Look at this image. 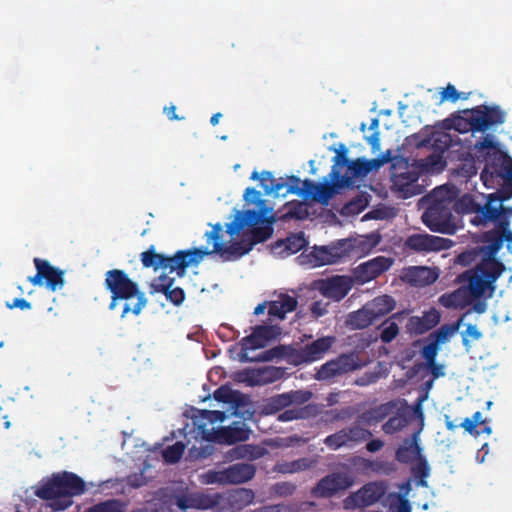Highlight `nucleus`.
I'll use <instances>...</instances> for the list:
<instances>
[{"mask_svg":"<svg viewBox=\"0 0 512 512\" xmlns=\"http://www.w3.org/2000/svg\"><path fill=\"white\" fill-rule=\"evenodd\" d=\"M500 250V240L493 244L485 243L466 249L456 257V263L462 266L475 267L457 276L458 283H467L466 287H460L451 294L441 297V303L445 307H464L472 300L481 298L487 290L489 296L495 290V282L506 270L503 262L497 259Z\"/></svg>","mask_w":512,"mask_h":512,"instance_id":"nucleus-1","label":"nucleus"},{"mask_svg":"<svg viewBox=\"0 0 512 512\" xmlns=\"http://www.w3.org/2000/svg\"><path fill=\"white\" fill-rule=\"evenodd\" d=\"M222 225L216 223L212 230L205 233L208 245L205 247L179 250L172 256L157 253L155 246L151 245L146 251L140 254V260L144 267L154 270H168L175 272L178 277H183L189 266H197L205 256L218 254L223 261H232L248 254L253 248L247 238L225 245L221 241Z\"/></svg>","mask_w":512,"mask_h":512,"instance_id":"nucleus-2","label":"nucleus"},{"mask_svg":"<svg viewBox=\"0 0 512 512\" xmlns=\"http://www.w3.org/2000/svg\"><path fill=\"white\" fill-rule=\"evenodd\" d=\"M474 164H483L480 178L487 188H494L499 179L503 180L507 187H511L512 195V158L502 151L495 137L486 134L482 140L477 141L472 148ZM477 167L472 165L468 176L475 175Z\"/></svg>","mask_w":512,"mask_h":512,"instance_id":"nucleus-3","label":"nucleus"},{"mask_svg":"<svg viewBox=\"0 0 512 512\" xmlns=\"http://www.w3.org/2000/svg\"><path fill=\"white\" fill-rule=\"evenodd\" d=\"M104 286L111 293L109 310H115L119 303L123 302L121 318L130 313L138 316L148 303L145 293L139 290L138 284L124 270L107 271Z\"/></svg>","mask_w":512,"mask_h":512,"instance_id":"nucleus-4","label":"nucleus"},{"mask_svg":"<svg viewBox=\"0 0 512 512\" xmlns=\"http://www.w3.org/2000/svg\"><path fill=\"white\" fill-rule=\"evenodd\" d=\"M86 490V483L80 476L62 471L42 482L35 490V495L50 501L49 507L53 511H63L73 504L72 497L83 495Z\"/></svg>","mask_w":512,"mask_h":512,"instance_id":"nucleus-5","label":"nucleus"},{"mask_svg":"<svg viewBox=\"0 0 512 512\" xmlns=\"http://www.w3.org/2000/svg\"><path fill=\"white\" fill-rule=\"evenodd\" d=\"M456 189L440 186L431 194L432 202L422 215L423 223L432 231L447 235H454L458 230L452 211Z\"/></svg>","mask_w":512,"mask_h":512,"instance_id":"nucleus-6","label":"nucleus"},{"mask_svg":"<svg viewBox=\"0 0 512 512\" xmlns=\"http://www.w3.org/2000/svg\"><path fill=\"white\" fill-rule=\"evenodd\" d=\"M505 121L506 112L499 105L482 104L453 115L452 127L460 133H485Z\"/></svg>","mask_w":512,"mask_h":512,"instance_id":"nucleus-7","label":"nucleus"},{"mask_svg":"<svg viewBox=\"0 0 512 512\" xmlns=\"http://www.w3.org/2000/svg\"><path fill=\"white\" fill-rule=\"evenodd\" d=\"M502 199L496 193H492L487 197L484 205L478 203L473 195L464 194L453 200L452 207L457 213H472L471 223L476 226H486L499 217V210L502 207Z\"/></svg>","mask_w":512,"mask_h":512,"instance_id":"nucleus-8","label":"nucleus"},{"mask_svg":"<svg viewBox=\"0 0 512 512\" xmlns=\"http://www.w3.org/2000/svg\"><path fill=\"white\" fill-rule=\"evenodd\" d=\"M263 218L264 214L261 211L250 209L242 212L237 211L234 220L227 225L226 232L233 237L237 236L245 227H248L249 230L244 233V236L253 248L254 245L268 240L273 233V228L269 224L257 226L263 222Z\"/></svg>","mask_w":512,"mask_h":512,"instance_id":"nucleus-9","label":"nucleus"},{"mask_svg":"<svg viewBox=\"0 0 512 512\" xmlns=\"http://www.w3.org/2000/svg\"><path fill=\"white\" fill-rule=\"evenodd\" d=\"M256 467L254 464L239 462L221 470H208L201 475L203 484L238 485L254 478Z\"/></svg>","mask_w":512,"mask_h":512,"instance_id":"nucleus-10","label":"nucleus"},{"mask_svg":"<svg viewBox=\"0 0 512 512\" xmlns=\"http://www.w3.org/2000/svg\"><path fill=\"white\" fill-rule=\"evenodd\" d=\"M419 176L417 167L403 158L397 159L392 166V189L404 199L418 195L421 193V187L417 183Z\"/></svg>","mask_w":512,"mask_h":512,"instance_id":"nucleus-11","label":"nucleus"},{"mask_svg":"<svg viewBox=\"0 0 512 512\" xmlns=\"http://www.w3.org/2000/svg\"><path fill=\"white\" fill-rule=\"evenodd\" d=\"M355 479L344 472H333L321 478L312 488L311 494L315 498H331L352 487Z\"/></svg>","mask_w":512,"mask_h":512,"instance_id":"nucleus-12","label":"nucleus"},{"mask_svg":"<svg viewBox=\"0 0 512 512\" xmlns=\"http://www.w3.org/2000/svg\"><path fill=\"white\" fill-rule=\"evenodd\" d=\"M362 367L357 352L340 354L336 359L324 363L316 373V378L321 381L330 380Z\"/></svg>","mask_w":512,"mask_h":512,"instance_id":"nucleus-13","label":"nucleus"},{"mask_svg":"<svg viewBox=\"0 0 512 512\" xmlns=\"http://www.w3.org/2000/svg\"><path fill=\"white\" fill-rule=\"evenodd\" d=\"M378 160H368L365 158H357L350 161L347 165L346 174L342 175L338 169H332L331 177L335 180L338 188L350 187L353 185L354 178H362L367 176L370 172L379 169Z\"/></svg>","mask_w":512,"mask_h":512,"instance_id":"nucleus-14","label":"nucleus"},{"mask_svg":"<svg viewBox=\"0 0 512 512\" xmlns=\"http://www.w3.org/2000/svg\"><path fill=\"white\" fill-rule=\"evenodd\" d=\"M386 493V487L380 482H369L358 491L351 493L343 500L346 510L368 507L378 502Z\"/></svg>","mask_w":512,"mask_h":512,"instance_id":"nucleus-15","label":"nucleus"},{"mask_svg":"<svg viewBox=\"0 0 512 512\" xmlns=\"http://www.w3.org/2000/svg\"><path fill=\"white\" fill-rule=\"evenodd\" d=\"M254 500L251 489L238 488L226 493H213L214 512L240 511Z\"/></svg>","mask_w":512,"mask_h":512,"instance_id":"nucleus-16","label":"nucleus"},{"mask_svg":"<svg viewBox=\"0 0 512 512\" xmlns=\"http://www.w3.org/2000/svg\"><path fill=\"white\" fill-rule=\"evenodd\" d=\"M452 244L453 241L448 238L430 235L427 233L411 234L404 241L405 249L420 254L447 250L452 246Z\"/></svg>","mask_w":512,"mask_h":512,"instance_id":"nucleus-17","label":"nucleus"},{"mask_svg":"<svg viewBox=\"0 0 512 512\" xmlns=\"http://www.w3.org/2000/svg\"><path fill=\"white\" fill-rule=\"evenodd\" d=\"M36 274L29 277V282L35 286H42L45 280L46 286L51 291L61 289L64 284V271L52 266L47 260L34 258Z\"/></svg>","mask_w":512,"mask_h":512,"instance_id":"nucleus-18","label":"nucleus"},{"mask_svg":"<svg viewBox=\"0 0 512 512\" xmlns=\"http://www.w3.org/2000/svg\"><path fill=\"white\" fill-rule=\"evenodd\" d=\"M335 341V336H323L295 350L292 354L294 364H309L322 359Z\"/></svg>","mask_w":512,"mask_h":512,"instance_id":"nucleus-19","label":"nucleus"},{"mask_svg":"<svg viewBox=\"0 0 512 512\" xmlns=\"http://www.w3.org/2000/svg\"><path fill=\"white\" fill-rule=\"evenodd\" d=\"M353 287V280L349 276L335 275L319 281V292L333 301L344 299Z\"/></svg>","mask_w":512,"mask_h":512,"instance_id":"nucleus-20","label":"nucleus"},{"mask_svg":"<svg viewBox=\"0 0 512 512\" xmlns=\"http://www.w3.org/2000/svg\"><path fill=\"white\" fill-rule=\"evenodd\" d=\"M392 264L391 258L378 256L358 265L353 271V276L358 283L365 284L386 272Z\"/></svg>","mask_w":512,"mask_h":512,"instance_id":"nucleus-21","label":"nucleus"},{"mask_svg":"<svg viewBox=\"0 0 512 512\" xmlns=\"http://www.w3.org/2000/svg\"><path fill=\"white\" fill-rule=\"evenodd\" d=\"M509 214H512V209L506 210L503 206L499 210V217L493 220L490 224H494L495 228L483 233L482 238L484 243L493 244L497 240H500V249L503 246V242L507 241V248L510 250L512 243V231L509 230L510 221Z\"/></svg>","mask_w":512,"mask_h":512,"instance_id":"nucleus-22","label":"nucleus"},{"mask_svg":"<svg viewBox=\"0 0 512 512\" xmlns=\"http://www.w3.org/2000/svg\"><path fill=\"white\" fill-rule=\"evenodd\" d=\"M251 430L245 423H234L231 426L221 427L206 437L209 441L219 444L233 445L238 442L247 441Z\"/></svg>","mask_w":512,"mask_h":512,"instance_id":"nucleus-23","label":"nucleus"},{"mask_svg":"<svg viewBox=\"0 0 512 512\" xmlns=\"http://www.w3.org/2000/svg\"><path fill=\"white\" fill-rule=\"evenodd\" d=\"M440 319L441 315L435 308L423 312L422 316H411L405 325L406 333L411 336L422 335L436 327Z\"/></svg>","mask_w":512,"mask_h":512,"instance_id":"nucleus-24","label":"nucleus"},{"mask_svg":"<svg viewBox=\"0 0 512 512\" xmlns=\"http://www.w3.org/2000/svg\"><path fill=\"white\" fill-rule=\"evenodd\" d=\"M175 504L182 511L188 509L214 511L213 493L194 492L177 495Z\"/></svg>","mask_w":512,"mask_h":512,"instance_id":"nucleus-25","label":"nucleus"},{"mask_svg":"<svg viewBox=\"0 0 512 512\" xmlns=\"http://www.w3.org/2000/svg\"><path fill=\"white\" fill-rule=\"evenodd\" d=\"M311 397V392L303 391H290L287 393L277 394L268 399L265 410L268 414L279 412L293 403L302 404L308 401Z\"/></svg>","mask_w":512,"mask_h":512,"instance_id":"nucleus-26","label":"nucleus"},{"mask_svg":"<svg viewBox=\"0 0 512 512\" xmlns=\"http://www.w3.org/2000/svg\"><path fill=\"white\" fill-rule=\"evenodd\" d=\"M277 328L274 326L258 325L252 333L241 340L243 350H255L264 348L267 344L277 337Z\"/></svg>","mask_w":512,"mask_h":512,"instance_id":"nucleus-27","label":"nucleus"},{"mask_svg":"<svg viewBox=\"0 0 512 512\" xmlns=\"http://www.w3.org/2000/svg\"><path fill=\"white\" fill-rule=\"evenodd\" d=\"M346 243L344 241L339 242L335 245L322 246L315 248L312 253L315 264L317 266L335 264L341 262L348 256L346 249Z\"/></svg>","mask_w":512,"mask_h":512,"instance_id":"nucleus-28","label":"nucleus"},{"mask_svg":"<svg viewBox=\"0 0 512 512\" xmlns=\"http://www.w3.org/2000/svg\"><path fill=\"white\" fill-rule=\"evenodd\" d=\"M174 281V278L161 275L154 281L151 287L153 292L163 293L168 301L179 306L185 300V292L180 287L173 288Z\"/></svg>","mask_w":512,"mask_h":512,"instance_id":"nucleus-29","label":"nucleus"},{"mask_svg":"<svg viewBox=\"0 0 512 512\" xmlns=\"http://www.w3.org/2000/svg\"><path fill=\"white\" fill-rule=\"evenodd\" d=\"M408 315L406 310L393 313L385 319L379 326V339L382 343H391L399 335L398 322H402Z\"/></svg>","mask_w":512,"mask_h":512,"instance_id":"nucleus-30","label":"nucleus"},{"mask_svg":"<svg viewBox=\"0 0 512 512\" xmlns=\"http://www.w3.org/2000/svg\"><path fill=\"white\" fill-rule=\"evenodd\" d=\"M298 306L294 296L281 293L276 300L268 303V314L270 317L283 320L287 313L293 312Z\"/></svg>","mask_w":512,"mask_h":512,"instance_id":"nucleus-31","label":"nucleus"},{"mask_svg":"<svg viewBox=\"0 0 512 512\" xmlns=\"http://www.w3.org/2000/svg\"><path fill=\"white\" fill-rule=\"evenodd\" d=\"M422 456V448L418 443V433H414L411 439H405L404 444L399 446L395 453L396 460L402 464H410Z\"/></svg>","mask_w":512,"mask_h":512,"instance_id":"nucleus-32","label":"nucleus"},{"mask_svg":"<svg viewBox=\"0 0 512 512\" xmlns=\"http://www.w3.org/2000/svg\"><path fill=\"white\" fill-rule=\"evenodd\" d=\"M375 322L369 308L365 304L362 308L350 312L346 318V325L350 329H365Z\"/></svg>","mask_w":512,"mask_h":512,"instance_id":"nucleus-33","label":"nucleus"},{"mask_svg":"<svg viewBox=\"0 0 512 512\" xmlns=\"http://www.w3.org/2000/svg\"><path fill=\"white\" fill-rule=\"evenodd\" d=\"M375 321L394 310L396 302L392 296L382 295L366 303Z\"/></svg>","mask_w":512,"mask_h":512,"instance_id":"nucleus-34","label":"nucleus"},{"mask_svg":"<svg viewBox=\"0 0 512 512\" xmlns=\"http://www.w3.org/2000/svg\"><path fill=\"white\" fill-rule=\"evenodd\" d=\"M308 216V207L304 202L291 201L284 205L283 212L279 216V219L282 221H288L291 219L304 220L308 218Z\"/></svg>","mask_w":512,"mask_h":512,"instance_id":"nucleus-35","label":"nucleus"},{"mask_svg":"<svg viewBox=\"0 0 512 512\" xmlns=\"http://www.w3.org/2000/svg\"><path fill=\"white\" fill-rule=\"evenodd\" d=\"M343 430L346 432V438L350 447L372 436L371 431L356 424L345 427Z\"/></svg>","mask_w":512,"mask_h":512,"instance_id":"nucleus-36","label":"nucleus"},{"mask_svg":"<svg viewBox=\"0 0 512 512\" xmlns=\"http://www.w3.org/2000/svg\"><path fill=\"white\" fill-rule=\"evenodd\" d=\"M446 148L447 147H436V152L422 160L421 167L424 169V171H439L444 168L445 161L443 160L441 152H443Z\"/></svg>","mask_w":512,"mask_h":512,"instance_id":"nucleus-37","label":"nucleus"},{"mask_svg":"<svg viewBox=\"0 0 512 512\" xmlns=\"http://www.w3.org/2000/svg\"><path fill=\"white\" fill-rule=\"evenodd\" d=\"M278 245L284 246V249L288 252V254H295L307 245V241L304 237V234L301 232L298 234H292L285 240L279 241Z\"/></svg>","mask_w":512,"mask_h":512,"instance_id":"nucleus-38","label":"nucleus"},{"mask_svg":"<svg viewBox=\"0 0 512 512\" xmlns=\"http://www.w3.org/2000/svg\"><path fill=\"white\" fill-rule=\"evenodd\" d=\"M313 411V406L307 405L300 408L286 409L280 413L277 419L281 422H289L297 419H306L310 417Z\"/></svg>","mask_w":512,"mask_h":512,"instance_id":"nucleus-39","label":"nucleus"},{"mask_svg":"<svg viewBox=\"0 0 512 512\" xmlns=\"http://www.w3.org/2000/svg\"><path fill=\"white\" fill-rule=\"evenodd\" d=\"M125 504L119 499H108L87 508L84 512H124Z\"/></svg>","mask_w":512,"mask_h":512,"instance_id":"nucleus-40","label":"nucleus"},{"mask_svg":"<svg viewBox=\"0 0 512 512\" xmlns=\"http://www.w3.org/2000/svg\"><path fill=\"white\" fill-rule=\"evenodd\" d=\"M412 475L418 480L417 484L427 487L426 478L430 475V467L424 456L417 459V463L411 468Z\"/></svg>","mask_w":512,"mask_h":512,"instance_id":"nucleus-41","label":"nucleus"},{"mask_svg":"<svg viewBox=\"0 0 512 512\" xmlns=\"http://www.w3.org/2000/svg\"><path fill=\"white\" fill-rule=\"evenodd\" d=\"M457 329L458 324H444L437 330L430 333L429 336L426 338V341H430L440 347V344L445 343L448 340L449 336L456 332Z\"/></svg>","mask_w":512,"mask_h":512,"instance_id":"nucleus-42","label":"nucleus"},{"mask_svg":"<svg viewBox=\"0 0 512 512\" xmlns=\"http://www.w3.org/2000/svg\"><path fill=\"white\" fill-rule=\"evenodd\" d=\"M233 453L238 459L249 458L255 460L264 455V449L252 444H243L236 446Z\"/></svg>","mask_w":512,"mask_h":512,"instance_id":"nucleus-43","label":"nucleus"},{"mask_svg":"<svg viewBox=\"0 0 512 512\" xmlns=\"http://www.w3.org/2000/svg\"><path fill=\"white\" fill-rule=\"evenodd\" d=\"M313 187L316 190V193L312 200L322 204H327L335 194L336 188H338L335 184V180H333V183H318V186Z\"/></svg>","mask_w":512,"mask_h":512,"instance_id":"nucleus-44","label":"nucleus"},{"mask_svg":"<svg viewBox=\"0 0 512 512\" xmlns=\"http://www.w3.org/2000/svg\"><path fill=\"white\" fill-rule=\"evenodd\" d=\"M410 274L413 280L419 281L423 285L431 284L438 278V274L434 269L425 266L413 267Z\"/></svg>","mask_w":512,"mask_h":512,"instance_id":"nucleus-45","label":"nucleus"},{"mask_svg":"<svg viewBox=\"0 0 512 512\" xmlns=\"http://www.w3.org/2000/svg\"><path fill=\"white\" fill-rule=\"evenodd\" d=\"M286 347L283 345L275 346L269 350L263 351L255 358H246L243 359L249 362H269L275 358H281L285 355Z\"/></svg>","mask_w":512,"mask_h":512,"instance_id":"nucleus-46","label":"nucleus"},{"mask_svg":"<svg viewBox=\"0 0 512 512\" xmlns=\"http://www.w3.org/2000/svg\"><path fill=\"white\" fill-rule=\"evenodd\" d=\"M185 450V445L178 441L175 444L168 446L163 450L162 456L166 463L175 464L181 458Z\"/></svg>","mask_w":512,"mask_h":512,"instance_id":"nucleus-47","label":"nucleus"},{"mask_svg":"<svg viewBox=\"0 0 512 512\" xmlns=\"http://www.w3.org/2000/svg\"><path fill=\"white\" fill-rule=\"evenodd\" d=\"M324 444L331 450H338L342 447H350L346 438V432L341 429L324 439Z\"/></svg>","mask_w":512,"mask_h":512,"instance_id":"nucleus-48","label":"nucleus"},{"mask_svg":"<svg viewBox=\"0 0 512 512\" xmlns=\"http://www.w3.org/2000/svg\"><path fill=\"white\" fill-rule=\"evenodd\" d=\"M469 95H470V93L466 94V93L458 92V90L455 88V86L449 83L440 92V103H443L445 101H451L454 103V102L458 101L459 99L466 100V99H468Z\"/></svg>","mask_w":512,"mask_h":512,"instance_id":"nucleus-49","label":"nucleus"},{"mask_svg":"<svg viewBox=\"0 0 512 512\" xmlns=\"http://www.w3.org/2000/svg\"><path fill=\"white\" fill-rule=\"evenodd\" d=\"M352 464L357 467L358 470L363 472L374 471L379 472L382 469V462L372 461L362 457H355L352 459Z\"/></svg>","mask_w":512,"mask_h":512,"instance_id":"nucleus-50","label":"nucleus"},{"mask_svg":"<svg viewBox=\"0 0 512 512\" xmlns=\"http://www.w3.org/2000/svg\"><path fill=\"white\" fill-rule=\"evenodd\" d=\"M406 425V420L399 416L390 417L383 424V431L386 434H394L400 430H402Z\"/></svg>","mask_w":512,"mask_h":512,"instance_id":"nucleus-51","label":"nucleus"},{"mask_svg":"<svg viewBox=\"0 0 512 512\" xmlns=\"http://www.w3.org/2000/svg\"><path fill=\"white\" fill-rule=\"evenodd\" d=\"M458 426L464 428L465 431L474 437H478L482 433H486L488 435L492 433V429L489 426L478 429L470 418H465Z\"/></svg>","mask_w":512,"mask_h":512,"instance_id":"nucleus-52","label":"nucleus"},{"mask_svg":"<svg viewBox=\"0 0 512 512\" xmlns=\"http://www.w3.org/2000/svg\"><path fill=\"white\" fill-rule=\"evenodd\" d=\"M278 373V369L274 367L258 369L255 371V376L257 377L256 382H272L277 378Z\"/></svg>","mask_w":512,"mask_h":512,"instance_id":"nucleus-53","label":"nucleus"},{"mask_svg":"<svg viewBox=\"0 0 512 512\" xmlns=\"http://www.w3.org/2000/svg\"><path fill=\"white\" fill-rule=\"evenodd\" d=\"M367 205V199L363 196H358L357 198L346 203L343 210L346 213H360L366 208Z\"/></svg>","mask_w":512,"mask_h":512,"instance_id":"nucleus-54","label":"nucleus"},{"mask_svg":"<svg viewBox=\"0 0 512 512\" xmlns=\"http://www.w3.org/2000/svg\"><path fill=\"white\" fill-rule=\"evenodd\" d=\"M214 398L223 403H235L236 402V392L226 388V387H220L214 392Z\"/></svg>","mask_w":512,"mask_h":512,"instance_id":"nucleus-55","label":"nucleus"},{"mask_svg":"<svg viewBox=\"0 0 512 512\" xmlns=\"http://www.w3.org/2000/svg\"><path fill=\"white\" fill-rule=\"evenodd\" d=\"M440 347L427 341V344L421 349L420 353L426 363H433L436 360Z\"/></svg>","mask_w":512,"mask_h":512,"instance_id":"nucleus-56","label":"nucleus"},{"mask_svg":"<svg viewBox=\"0 0 512 512\" xmlns=\"http://www.w3.org/2000/svg\"><path fill=\"white\" fill-rule=\"evenodd\" d=\"M336 155L333 158L334 165L332 169H337V167L346 166L350 163V160L347 158L348 149L345 145L341 144L339 149L335 150Z\"/></svg>","mask_w":512,"mask_h":512,"instance_id":"nucleus-57","label":"nucleus"},{"mask_svg":"<svg viewBox=\"0 0 512 512\" xmlns=\"http://www.w3.org/2000/svg\"><path fill=\"white\" fill-rule=\"evenodd\" d=\"M250 178L252 180H259L265 193H266V189L269 187V185H272V183L275 182V178L273 177L272 173L269 171H263L260 175L258 174L257 171H253Z\"/></svg>","mask_w":512,"mask_h":512,"instance_id":"nucleus-58","label":"nucleus"},{"mask_svg":"<svg viewBox=\"0 0 512 512\" xmlns=\"http://www.w3.org/2000/svg\"><path fill=\"white\" fill-rule=\"evenodd\" d=\"M273 491L282 497L290 496L296 491V485L290 482H278L274 484Z\"/></svg>","mask_w":512,"mask_h":512,"instance_id":"nucleus-59","label":"nucleus"},{"mask_svg":"<svg viewBox=\"0 0 512 512\" xmlns=\"http://www.w3.org/2000/svg\"><path fill=\"white\" fill-rule=\"evenodd\" d=\"M201 415L203 419L211 424L223 422L226 419V413L218 410H202Z\"/></svg>","mask_w":512,"mask_h":512,"instance_id":"nucleus-60","label":"nucleus"},{"mask_svg":"<svg viewBox=\"0 0 512 512\" xmlns=\"http://www.w3.org/2000/svg\"><path fill=\"white\" fill-rule=\"evenodd\" d=\"M378 126L379 120L377 118H373L369 127L371 130H373V133L369 137H366V141L371 145L373 149H378L380 145Z\"/></svg>","mask_w":512,"mask_h":512,"instance_id":"nucleus-61","label":"nucleus"},{"mask_svg":"<svg viewBox=\"0 0 512 512\" xmlns=\"http://www.w3.org/2000/svg\"><path fill=\"white\" fill-rule=\"evenodd\" d=\"M482 336L481 332L478 330L477 326L476 325H473V324H469L465 330V332L463 333V345L468 347L469 346V337L472 339V340H478L480 339Z\"/></svg>","mask_w":512,"mask_h":512,"instance_id":"nucleus-62","label":"nucleus"},{"mask_svg":"<svg viewBox=\"0 0 512 512\" xmlns=\"http://www.w3.org/2000/svg\"><path fill=\"white\" fill-rule=\"evenodd\" d=\"M328 306H329V303H327V302H323V301H321V300H319V301H314V302L311 304L310 310H311L312 315H313L315 318H319V317H322V316H324L325 314H327V312H328Z\"/></svg>","mask_w":512,"mask_h":512,"instance_id":"nucleus-63","label":"nucleus"},{"mask_svg":"<svg viewBox=\"0 0 512 512\" xmlns=\"http://www.w3.org/2000/svg\"><path fill=\"white\" fill-rule=\"evenodd\" d=\"M289 185L286 190V194H296L301 195L302 194V187H300V184H302L300 178L297 176L291 175L288 177Z\"/></svg>","mask_w":512,"mask_h":512,"instance_id":"nucleus-64","label":"nucleus"}]
</instances>
